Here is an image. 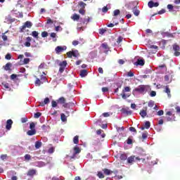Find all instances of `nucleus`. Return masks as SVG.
Listing matches in <instances>:
<instances>
[{"label":"nucleus","instance_id":"nucleus-48","mask_svg":"<svg viewBox=\"0 0 180 180\" xmlns=\"http://www.w3.org/2000/svg\"><path fill=\"white\" fill-rule=\"evenodd\" d=\"M6 60H11L12 58V55L11 53H7L5 56Z\"/></svg>","mask_w":180,"mask_h":180},{"label":"nucleus","instance_id":"nucleus-63","mask_svg":"<svg viewBox=\"0 0 180 180\" xmlns=\"http://www.w3.org/2000/svg\"><path fill=\"white\" fill-rule=\"evenodd\" d=\"M163 13H165V9L164 8L158 11V15H162Z\"/></svg>","mask_w":180,"mask_h":180},{"label":"nucleus","instance_id":"nucleus-46","mask_svg":"<svg viewBox=\"0 0 180 180\" xmlns=\"http://www.w3.org/2000/svg\"><path fill=\"white\" fill-rule=\"evenodd\" d=\"M148 105L149 108H153V106H154V101H150L148 103Z\"/></svg>","mask_w":180,"mask_h":180},{"label":"nucleus","instance_id":"nucleus-36","mask_svg":"<svg viewBox=\"0 0 180 180\" xmlns=\"http://www.w3.org/2000/svg\"><path fill=\"white\" fill-rule=\"evenodd\" d=\"M144 127H145V129H150V127H151V123H150L149 121H146L145 122Z\"/></svg>","mask_w":180,"mask_h":180},{"label":"nucleus","instance_id":"nucleus-64","mask_svg":"<svg viewBox=\"0 0 180 180\" xmlns=\"http://www.w3.org/2000/svg\"><path fill=\"white\" fill-rule=\"evenodd\" d=\"M175 109H176L177 113H180V107L179 106H176L175 108Z\"/></svg>","mask_w":180,"mask_h":180},{"label":"nucleus","instance_id":"nucleus-59","mask_svg":"<svg viewBox=\"0 0 180 180\" xmlns=\"http://www.w3.org/2000/svg\"><path fill=\"white\" fill-rule=\"evenodd\" d=\"M127 144H133V140L129 138L127 140Z\"/></svg>","mask_w":180,"mask_h":180},{"label":"nucleus","instance_id":"nucleus-34","mask_svg":"<svg viewBox=\"0 0 180 180\" xmlns=\"http://www.w3.org/2000/svg\"><path fill=\"white\" fill-rule=\"evenodd\" d=\"M90 18L89 17H86L84 18V20L82 21V25H88L89 23Z\"/></svg>","mask_w":180,"mask_h":180},{"label":"nucleus","instance_id":"nucleus-24","mask_svg":"<svg viewBox=\"0 0 180 180\" xmlns=\"http://www.w3.org/2000/svg\"><path fill=\"white\" fill-rule=\"evenodd\" d=\"M27 136H34L36 134V129H31L27 131Z\"/></svg>","mask_w":180,"mask_h":180},{"label":"nucleus","instance_id":"nucleus-19","mask_svg":"<svg viewBox=\"0 0 180 180\" xmlns=\"http://www.w3.org/2000/svg\"><path fill=\"white\" fill-rule=\"evenodd\" d=\"M58 103H60V105H63V103H65L66 100L64 97H60L57 100Z\"/></svg>","mask_w":180,"mask_h":180},{"label":"nucleus","instance_id":"nucleus-53","mask_svg":"<svg viewBox=\"0 0 180 180\" xmlns=\"http://www.w3.org/2000/svg\"><path fill=\"white\" fill-rule=\"evenodd\" d=\"M108 11H109V9L108 8V6H104L102 8V12H103V13H106V12H108Z\"/></svg>","mask_w":180,"mask_h":180},{"label":"nucleus","instance_id":"nucleus-17","mask_svg":"<svg viewBox=\"0 0 180 180\" xmlns=\"http://www.w3.org/2000/svg\"><path fill=\"white\" fill-rule=\"evenodd\" d=\"M27 41L24 44V46H25V47H30L31 44L30 41H32V37H27L26 38Z\"/></svg>","mask_w":180,"mask_h":180},{"label":"nucleus","instance_id":"nucleus-11","mask_svg":"<svg viewBox=\"0 0 180 180\" xmlns=\"http://www.w3.org/2000/svg\"><path fill=\"white\" fill-rule=\"evenodd\" d=\"M37 171L34 169H31L28 170L27 175V176H34L36 175Z\"/></svg>","mask_w":180,"mask_h":180},{"label":"nucleus","instance_id":"nucleus-50","mask_svg":"<svg viewBox=\"0 0 180 180\" xmlns=\"http://www.w3.org/2000/svg\"><path fill=\"white\" fill-rule=\"evenodd\" d=\"M1 160H2L3 161H5V160H6V158H8V155H1L0 157Z\"/></svg>","mask_w":180,"mask_h":180},{"label":"nucleus","instance_id":"nucleus-61","mask_svg":"<svg viewBox=\"0 0 180 180\" xmlns=\"http://www.w3.org/2000/svg\"><path fill=\"white\" fill-rule=\"evenodd\" d=\"M128 77H134V73L131 71L128 72L127 73Z\"/></svg>","mask_w":180,"mask_h":180},{"label":"nucleus","instance_id":"nucleus-29","mask_svg":"<svg viewBox=\"0 0 180 180\" xmlns=\"http://www.w3.org/2000/svg\"><path fill=\"white\" fill-rule=\"evenodd\" d=\"M40 147H41V142L39 141H36L35 142V148L37 150H39V148H40Z\"/></svg>","mask_w":180,"mask_h":180},{"label":"nucleus","instance_id":"nucleus-51","mask_svg":"<svg viewBox=\"0 0 180 180\" xmlns=\"http://www.w3.org/2000/svg\"><path fill=\"white\" fill-rule=\"evenodd\" d=\"M122 41H123V37H119L117 39V43L120 44V43H122Z\"/></svg>","mask_w":180,"mask_h":180},{"label":"nucleus","instance_id":"nucleus-38","mask_svg":"<svg viewBox=\"0 0 180 180\" xmlns=\"http://www.w3.org/2000/svg\"><path fill=\"white\" fill-rule=\"evenodd\" d=\"M40 116H41V112H36L34 115V119H39V117H40Z\"/></svg>","mask_w":180,"mask_h":180},{"label":"nucleus","instance_id":"nucleus-45","mask_svg":"<svg viewBox=\"0 0 180 180\" xmlns=\"http://www.w3.org/2000/svg\"><path fill=\"white\" fill-rule=\"evenodd\" d=\"M47 36H49V32L44 31L41 32V37H47Z\"/></svg>","mask_w":180,"mask_h":180},{"label":"nucleus","instance_id":"nucleus-52","mask_svg":"<svg viewBox=\"0 0 180 180\" xmlns=\"http://www.w3.org/2000/svg\"><path fill=\"white\" fill-rule=\"evenodd\" d=\"M23 63L24 64H29L30 63V58H24Z\"/></svg>","mask_w":180,"mask_h":180},{"label":"nucleus","instance_id":"nucleus-60","mask_svg":"<svg viewBox=\"0 0 180 180\" xmlns=\"http://www.w3.org/2000/svg\"><path fill=\"white\" fill-rule=\"evenodd\" d=\"M101 89H102V92H108L109 91V88H108V87H103Z\"/></svg>","mask_w":180,"mask_h":180},{"label":"nucleus","instance_id":"nucleus-5","mask_svg":"<svg viewBox=\"0 0 180 180\" xmlns=\"http://www.w3.org/2000/svg\"><path fill=\"white\" fill-rule=\"evenodd\" d=\"M135 160H136L137 161H140V160H141V158H140L139 157H136L134 155H131L127 158V161L128 164H133V162H134Z\"/></svg>","mask_w":180,"mask_h":180},{"label":"nucleus","instance_id":"nucleus-43","mask_svg":"<svg viewBox=\"0 0 180 180\" xmlns=\"http://www.w3.org/2000/svg\"><path fill=\"white\" fill-rule=\"evenodd\" d=\"M154 113H155V111L153 110V109H150V112H148V115L150 117H154Z\"/></svg>","mask_w":180,"mask_h":180},{"label":"nucleus","instance_id":"nucleus-25","mask_svg":"<svg viewBox=\"0 0 180 180\" xmlns=\"http://www.w3.org/2000/svg\"><path fill=\"white\" fill-rule=\"evenodd\" d=\"M41 84H44V82L41 80V79L37 78L35 81V85H37L38 86H40Z\"/></svg>","mask_w":180,"mask_h":180},{"label":"nucleus","instance_id":"nucleus-39","mask_svg":"<svg viewBox=\"0 0 180 180\" xmlns=\"http://www.w3.org/2000/svg\"><path fill=\"white\" fill-rule=\"evenodd\" d=\"M58 103L57 101L53 100V101H51V106H52V108H57V104H58Z\"/></svg>","mask_w":180,"mask_h":180},{"label":"nucleus","instance_id":"nucleus-62","mask_svg":"<svg viewBox=\"0 0 180 180\" xmlns=\"http://www.w3.org/2000/svg\"><path fill=\"white\" fill-rule=\"evenodd\" d=\"M48 152L49 153V154H53V153H54V148H50Z\"/></svg>","mask_w":180,"mask_h":180},{"label":"nucleus","instance_id":"nucleus-22","mask_svg":"<svg viewBox=\"0 0 180 180\" xmlns=\"http://www.w3.org/2000/svg\"><path fill=\"white\" fill-rule=\"evenodd\" d=\"M134 65H144V60L138 59Z\"/></svg>","mask_w":180,"mask_h":180},{"label":"nucleus","instance_id":"nucleus-42","mask_svg":"<svg viewBox=\"0 0 180 180\" xmlns=\"http://www.w3.org/2000/svg\"><path fill=\"white\" fill-rule=\"evenodd\" d=\"M106 32V30L101 28L98 30V33L99 34H104L105 32Z\"/></svg>","mask_w":180,"mask_h":180},{"label":"nucleus","instance_id":"nucleus-20","mask_svg":"<svg viewBox=\"0 0 180 180\" xmlns=\"http://www.w3.org/2000/svg\"><path fill=\"white\" fill-rule=\"evenodd\" d=\"M65 49L63 46H57L55 49L56 52L58 54V53H62V51H64Z\"/></svg>","mask_w":180,"mask_h":180},{"label":"nucleus","instance_id":"nucleus-37","mask_svg":"<svg viewBox=\"0 0 180 180\" xmlns=\"http://www.w3.org/2000/svg\"><path fill=\"white\" fill-rule=\"evenodd\" d=\"M32 35L33 37H35V39H39V32H37V31H33Z\"/></svg>","mask_w":180,"mask_h":180},{"label":"nucleus","instance_id":"nucleus-4","mask_svg":"<svg viewBox=\"0 0 180 180\" xmlns=\"http://www.w3.org/2000/svg\"><path fill=\"white\" fill-rule=\"evenodd\" d=\"M67 56H68V58H72V57L79 56V53H78L77 50L70 51L67 53Z\"/></svg>","mask_w":180,"mask_h":180},{"label":"nucleus","instance_id":"nucleus-41","mask_svg":"<svg viewBox=\"0 0 180 180\" xmlns=\"http://www.w3.org/2000/svg\"><path fill=\"white\" fill-rule=\"evenodd\" d=\"M39 79H41V82L44 83L46 82V81H47V78L46 77V76H44L43 75H41V77Z\"/></svg>","mask_w":180,"mask_h":180},{"label":"nucleus","instance_id":"nucleus-3","mask_svg":"<svg viewBox=\"0 0 180 180\" xmlns=\"http://www.w3.org/2000/svg\"><path fill=\"white\" fill-rule=\"evenodd\" d=\"M130 91H131V88H130V86H125L124 88V89L122 90V93L121 94V96L122 99H126L127 98H129L131 94L129 93L126 94V92H130Z\"/></svg>","mask_w":180,"mask_h":180},{"label":"nucleus","instance_id":"nucleus-44","mask_svg":"<svg viewBox=\"0 0 180 180\" xmlns=\"http://www.w3.org/2000/svg\"><path fill=\"white\" fill-rule=\"evenodd\" d=\"M113 13H114V16H117V15H120V10L119 9L115 10Z\"/></svg>","mask_w":180,"mask_h":180},{"label":"nucleus","instance_id":"nucleus-27","mask_svg":"<svg viewBox=\"0 0 180 180\" xmlns=\"http://www.w3.org/2000/svg\"><path fill=\"white\" fill-rule=\"evenodd\" d=\"M120 158L122 161H126L127 159V155H126V153H122L120 155Z\"/></svg>","mask_w":180,"mask_h":180},{"label":"nucleus","instance_id":"nucleus-13","mask_svg":"<svg viewBox=\"0 0 180 180\" xmlns=\"http://www.w3.org/2000/svg\"><path fill=\"white\" fill-rule=\"evenodd\" d=\"M122 113H124V115H127L128 116L133 113V112L129 108H122Z\"/></svg>","mask_w":180,"mask_h":180},{"label":"nucleus","instance_id":"nucleus-30","mask_svg":"<svg viewBox=\"0 0 180 180\" xmlns=\"http://www.w3.org/2000/svg\"><path fill=\"white\" fill-rule=\"evenodd\" d=\"M60 120L62 122H67V116H65V114H60Z\"/></svg>","mask_w":180,"mask_h":180},{"label":"nucleus","instance_id":"nucleus-31","mask_svg":"<svg viewBox=\"0 0 180 180\" xmlns=\"http://www.w3.org/2000/svg\"><path fill=\"white\" fill-rule=\"evenodd\" d=\"M73 143L75 144H78L79 143V136H75L74 138H73Z\"/></svg>","mask_w":180,"mask_h":180},{"label":"nucleus","instance_id":"nucleus-9","mask_svg":"<svg viewBox=\"0 0 180 180\" xmlns=\"http://www.w3.org/2000/svg\"><path fill=\"white\" fill-rule=\"evenodd\" d=\"M12 124H13V121L12 120H8L6 124V130H11L12 129Z\"/></svg>","mask_w":180,"mask_h":180},{"label":"nucleus","instance_id":"nucleus-32","mask_svg":"<svg viewBox=\"0 0 180 180\" xmlns=\"http://www.w3.org/2000/svg\"><path fill=\"white\" fill-rule=\"evenodd\" d=\"M103 172L105 175H110V174H112L113 172L109 170L108 169H104Z\"/></svg>","mask_w":180,"mask_h":180},{"label":"nucleus","instance_id":"nucleus-18","mask_svg":"<svg viewBox=\"0 0 180 180\" xmlns=\"http://www.w3.org/2000/svg\"><path fill=\"white\" fill-rule=\"evenodd\" d=\"M165 92L167 94L169 98H171V89H169V86L167 85L165 86Z\"/></svg>","mask_w":180,"mask_h":180},{"label":"nucleus","instance_id":"nucleus-57","mask_svg":"<svg viewBox=\"0 0 180 180\" xmlns=\"http://www.w3.org/2000/svg\"><path fill=\"white\" fill-rule=\"evenodd\" d=\"M164 115V110H160L158 112V116H162Z\"/></svg>","mask_w":180,"mask_h":180},{"label":"nucleus","instance_id":"nucleus-12","mask_svg":"<svg viewBox=\"0 0 180 180\" xmlns=\"http://www.w3.org/2000/svg\"><path fill=\"white\" fill-rule=\"evenodd\" d=\"M3 68L5 70V71H11V68H12V63H7L6 65L3 66Z\"/></svg>","mask_w":180,"mask_h":180},{"label":"nucleus","instance_id":"nucleus-10","mask_svg":"<svg viewBox=\"0 0 180 180\" xmlns=\"http://www.w3.org/2000/svg\"><path fill=\"white\" fill-rule=\"evenodd\" d=\"M101 47L104 50V53H108V51H109V45L107 43L102 44Z\"/></svg>","mask_w":180,"mask_h":180},{"label":"nucleus","instance_id":"nucleus-8","mask_svg":"<svg viewBox=\"0 0 180 180\" xmlns=\"http://www.w3.org/2000/svg\"><path fill=\"white\" fill-rule=\"evenodd\" d=\"M148 6L149 7V8H157V7H158V6H160V3H158V2H155V3H154V1H150L148 3Z\"/></svg>","mask_w":180,"mask_h":180},{"label":"nucleus","instance_id":"nucleus-1","mask_svg":"<svg viewBox=\"0 0 180 180\" xmlns=\"http://www.w3.org/2000/svg\"><path fill=\"white\" fill-rule=\"evenodd\" d=\"M151 86L147 84H141L135 88L133 92H138V94H141V95H146L148 92H150Z\"/></svg>","mask_w":180,"mask_h":180},{"label":"nucleus","instance_id":"nucleus-15","mask_svg":"<svg viewBox=\"0 0 180 180\" xmlns=\"http://www.w3.org/2000/svg\"><path fill=\"white\" fill-rule=\"evenodd\" d=\"M139 115L144 119L147 116V107L145 108V110H141L139 112Z\"/></svg>","mask_w":180,"mask_h":180},{"label":"nucleus","instance_id":"nucleus-2","mask_svg":"<svg viewBox=\"0 0 180 180\" xmlns=\"http://www.w3.org/2000/svg\"><path fill=\"white\" fill-rule=\"evenodd\" d=\"M77 6L79 8V13L84 16V15H85V13H86V10H85V8L86 7V4H85L84 1H79Z\"/></svg>","mask_w":180,"mask_h":180},{"label":"nucleus","instance_id":"nucleus-33","mask_svg":"<svg viewBox=\"0 0 180 180\" xmlns=\"http://www.w3.org/2000/svg\"><path fill=\"white\" fill-rule=\"evenodd\" d=\"M74 151H75L74 154H79V153H81V149L79 148V147L75 146L74 148Z\"/></svg>","mask_w":180,"mask_h":180},{"label":"nucleus","instance_id":"nucleus-7","mask_svg":"<svg viewBox=\"0 0 180 180\" xmlns=\"http://www.w3.org/2000/svg\"><path fill=\"white\" fill-rule=\"evenodd\" d=\"M173 50L174 51L175 57H179V56H180L179 46L174 44L173 46Z\"/></svg>","mask_w":180,"mask_h":180},{"label":"nucleus","instance_id":"nucleus-21","mask_svg":"<svg viewBox=\"0 0 180 180\" xmlns=\"http://www.w3.org/2000/svg\"><path fill=\"white\" fill-rule=\"evenodd\" d=\"M33 26V24L30 21H26L24 24V27H28V29H30Z\"/></svg>","mask_w":180,"mask_h":180},{"label":"nucleus","instance_id":"nucleus-58","mask_svg":"<svg viewBox=\"0 0 180 180\" xmlns=\"http://www.w3.org/2000/svg\"><path fill=\"white\" fill-rule=\"evenodd\" d=\"M167 9H169V11H172L174 9V6H172V4H168Z\"/></svg>","mask_w":180,"mask_h":180},{"label":"nucleus","instance_id":"nucleus-35","mask_svg":"<svg viewBox=\"0 0 180 180\" xmlns=\"http://www.w3.org/2000/svg\"><path fill=\"white\" fill-rule=\"evenodd\" d=\"M24 158H25V161H30V160H32V156L29 154H26L24 156Z\"/></svg>","mask_w":180,"mask_h":180},{"label":"nucleus","instance_id":"nucleus-40","mask_svg":"<svg viewBox=\"0 0 180 180\" xmlns=\"http://www.w3.org/2000/svg\"><path fill=\"white\" fill-rule=\"evenodd\" d=\"M97 176H98V178L100 179L105 178V175H103V173H102V172H98L97 174Z\"/></svg>","mask_w":180,"mask_h":180},{"label":"nucleus","instance_id":"nucleus-54","mask_svg":"<svg viewBox=\"0 0 180 180\" xmlns=\"http://www.w3.org/2000/svg\"><path fill=\"white\" fill-rule=\"evenodd\" d=\"M102 116H103V117H109V116H110V114L109 112H104L102 114Z\"/></svg>","mask_w":180,"mask_h":180},{"label":"nucleus","instance_id":"nucleus-23","mask_svg":"<svg viewBox=\"0 0 180 180\" xmlns=\"http://www.w3.org/2000/svg\"><path fill=\"white\" fill-rule=\"evenodd\" d=\"M132 12L135 16H139V15H140V11L137 9V7H134L132 10Z\"/></svg>","mask_w":180,"mask_h":180},{"label":"nucleus","instance_id":"nucleus-49","mask_svg":"<svg viewBox=\"0 0 180 180\" xmlns=\"http://www.w3.org/2000/svg\"><path fill=\"white\" fill-rule=\"evenodd\" d=\"M156 95H157V92H155V91H152L150 93V96H152V98L154 96H156Z\"/></svg>","mask_w":180,"mask_h":180},{"label":"nucleus","instance_id":"nucleus-55","mask_svg":"<svg viewBox=\"0 0 180 180\" xmlns=\"http://www.w3.org/2000/svg\"><path fill=\"white\" fill-rule=\"evenodd\" d=\"M2 39L4 41H8V36L5 35V33L3 34Z\"/></svg>","mask_w":180,"mask_h":180},{"label":"nucleus","instance_id":"nucleus-26","mask_svg":"<svg viewBox=\"0 0 180 180\" xmlns=\"http://www.w3.org/2000/svg\"><path fill=\"white\" fill-rule=\"evenodd\" d=\"M84 26H85V25L82 24V22H79L77 24V30H84Z\"/></svg>","mask_w":180,"mask_h":180},{"label":"nucleus","instance_id":"nucleus-56","mask_svg":"<svg viewBox=\"0 0 180 180\" xmlns=\"http://www.w3.org/2000/svg\"><path fill=\"white\" fill-rule=\"evenodd\" d=\"M129 130L130 131H133L134 133H137V130L133 127H129Z\"/></svg>","mask_w":180,"mask_h":180},{"label":"nucleus","instance_id":"nucleus-28","mask_svg":"<svg viewBox=\"0 0 180 180\" xmlns=\"http://www.w3.org/2000/svg\"><path fill=\"white\" fill-rule=\"evenodd\" d=\"M71 19H72V20H79V15L75 13L71 17Z\"/></svg>","mask_w":180,"mask_h":180},{"label":"nucleus","instance_id":"nucleus-6","mask_svg":"<svg viewBox=\"0 0 180 180\" xmlns=\"http://www.w3.org/2000/svg\"><path fill=\"white\" fill-rule=\"evenodd\" d=\"M59 72H64V70H65V67H67V60L62 61L59 63Z\"/></svg>","mask_w":180,"mask_h":180},{"label":"nucleus","instance_id":"nucleus-14","mask_svg":"<svg viewBox=\"0 0 180 180\" xmlns=\"http://www.w3.org/2000/svg\"><path fill=\"white\" fill-rule=\"evenodd\" d=\"M48 103H50V98L49 97H46L44 101L39 103V106H44L45 105H47Z\"/></svg>","mask_w":180,"mask_h":180},{"label":"nucleus","instance_id":"nucleus-16","mask_svg":"<svg viewBox=\"0 0 180 180\" xmlns=\"http://www.w3.org/2000/svg\"><path fill=\"white\" fill-rule=\"evenodd\" d=\"M79 75L82 78H84V77H86V75H88V70L85 69L80 70Z\"/></svg>","mask_w":180,"mask_h":180},{"label":"nucleus","instance_id":"nucleus-47","mask_svg":"<svg viewBox=\"0 0 180 180\" xmlns=\"http://www.w3.org/2000/svg\"><path fill=\"white\" fill-rule=\"evenodd\" d=\"M34 127H36V124H34V122H31L30 124V129L31 130H33L34 129Z\"/></svg>","mask_w":180,"mask_h":180}]
</instances>
